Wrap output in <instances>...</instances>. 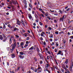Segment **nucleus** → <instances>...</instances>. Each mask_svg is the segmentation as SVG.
I'll return each mask as SVG.
<instances>
[{
  "label": "nucleus",
  "mask_w": 73,
  "mask_h": 73,
  "mask_svg": "<svg viewBox=\"0 0 73 73\" xmlns=\"http://www.w3.org/2000/svg\"><path fill=\"white\" fill-rule=\"evenodd\" d=\"M11 57L12 58H13L14 57H15V55L14 54H11Z\"/></svg>",
  "instance_id": "obj_11"
},
{
  "label": "nucleus",
  "mask_w": 73,
  "mask_h": 73,
  "mask_svg": "<svg viewBox=\"0 0 73 73\" xmlns=\"http://www.w3.org/2000/svg\"><path fill=\"white\" fill-rule=\"evenodd\" d=\"M19 53L21 54V55H23V54H24V53L22 52H20Z\"/></svg>",
  "instance_id": "obj_31"
},
{
  "label": "nucleus",
  "mask_w": 73,
  "mask_h": 73,
  "mask_svg": "<svg viewBox=\"0 0 73 73\" xmlns=\"http://www.w3.org/2000/svg\"><path fill=\"white\" fill-rule=\"evenodd\" d=\"M58 12H60V13H61V14H62V11H61V10L59 11Z\"/></svg>",
  "instance_id": "obj_34"
},
{
  "label": "nucleus",
  "mask_w": 73,
  "mask_h": 73,
  "mask_svg": "<svg viewBox=\"0 0 73 73\" xmlns=\"http://www.w3.org/2000/svg\"><path fill=\"white\" fill-rule=\"evenodd\" d=\"M70 38H71L72 39H73V36H70Z\"/></svg>",
  "instance_id": "obj_50"
},
{
  "label": "nucleus",
  "mask_w": 73,
  "mask_h": 73,
  "mask_svg": "<svg viewBox=\"0 0 73 73\" xmlns=\"http://www.w3.org/2000/svg\"><path fill=\"white\" fill-rule=\"evenodd\" d=\"M40 57L42 59H43L44 58V57H43V56L42 55H40Z\"/></svg>",
  "instance_id": "obj_29"
},
{
  "label": "nucleus",
  "mask_w": 73,
  "mask_h": 73,
  "mask_svg": "<svg viewBox=\"0 0 73 73\" xmlns=\"http://www.w3.org/2000/svg\"><path fill=\"white\" fill-rule=\"evenodd\" d=\"M13 39V37H11L9 38V43H10V44H11V43H12V40Z\"/></svg>",
  "instance_id": "obj_2"
},
{
  "label": "nucleus",
  "mask_w": 73,
  "mask_h": 73,
  "mask_svg": "<svg viewBox=\"0 0 73 73\" xmlns=\"http://www.w3.org/2000/svg\"><path fill=\"white\" fill-rule=\"evenodd\" d=\"M47 27H48V25H45V28H47Z\"/></svg>",
  "instance_id": "obj_57"
},
{
  "label": "nucleus",
  "mask_w": 73,
  "mask_h": 73,
  "mask_svg": "<svg viewBox=\"0 0 73 73\" xmlns=\"http://www.w3.org/2000/svg\"><path fill=\"white\" fill-rule=\"evenodd\" d=\"M47 17L48 18V19L49 20H50L51 19L50 17Z\"/></svg>",
  "instance_id": "obj_63"
},
{
  "label": "nucleus",
  "mask_w": 73,
  "mask_h": 73,
  "mask_svg": "<svg viewBox=\"0 0 73 73\" xmlns=\"http://www.w3.org/2000/svg\"><path fill=\"white\" fill-rule=\"evenodd\" d=\"M68 8V6H66V7H65V9H67V8Z\"/></svg>",
  "instance_id": "obj_60"
},
{
  "label": "nucleus",
  "mask_w": 73,
  "mask_h": 73,
  "mask_svg": "<svg viewBox=\"0 0 73 73\" xmlns=\"http://www.w3.org/2000/svg\"><path fill=\"white\" fill-rule=\"evenodd\" d=\"M14 49H13V48H12V49H11L10 50V52L11 53H12L13 52V50H14Z\"/></svg>",
  "instance_id": "obj_14"
},
{
  "label": "nucleus",
  "mask_w": 73,
  "mask_h": 73,
  "mask_svg": "<svg viewBox=\"0 0 73 73\" xmlns=\"http://www.w3.org/2000/svg\"><path fill=\"white\" fill-rule=\"evenodd\" d=\"M52 40H52V38H50V41H52Z\"/></svg>",
  "instance_id": "obj_59"
},
{
  "label": "nucleus",
  "mask_w": 73,
  "mask_h": 73,
  "mask_svg": "<svg viewBox=\"0 0 73 73\" xmlns=\"http://www.w3.org/2000/svg\"><path fill=\"white\" fill-rule=\"evenodd\" d=\"M28 16L30 19H31L32 18V15H31V14H28Z\"/></svg>",
  "instance_id": "obj_4"
},
{
  "label": "nucleus",
  "mask_w": 73,
  "mask_h": 73,
  "mask_svg": "<svg viewBox=\"0 0 73 73\" xmlns=\"http://www.w3.org/2000/svg\"><path fill=\"white\" fill-rule=\"evenodd\" d=\"M69 10H70V8H68L66 10V11H69Z\"/></svg>",
  "instance_id": "obj_39"
},
{
  "label": "nucleus",
  "mask_w": 73,
  "mask_h": 73,
  "mask_svg": "<svg viewBox=\"0 0 73 73\" xmlns=\"http://www.w3.org/2000/svg\"><path fill=\"white\" fill-rule=\"evenodd\" d=\"M22 32H23V33H25V30H22Z\"/></svg>",
  "instance_id": "obj_56"
},
{
  "label": "nucleus",
  "mask_w": 73,
  "mask_h": 73,
  "mask_svg": "<svg viewBox=\"0 0 73 73\" xmlns=\"http://www.w3.org/2000/svg\"><path fill=\"white\" fill-rule=\"evenodd\" d=\"M72 66H73V62L71 64V65H70V70H72Z\"/></svg>",
  "instance_id": "obj_3"
},
{
  "label": "nucleus",
  "mask_w": 73,
  "mask_h": 73,
  "mask_svg": "<svg viewBox=\"0 0 73 73\" xmlns=\"http://www.w3.org/2000/svg\"><path fill=\"white\" fill-rule=\"evenodd\" d=\"M48 54H50V51H48Z\"/></svg>",
  "instance_id": "obj_46"
},
{
  "label": "nucleus",
  "mask_w": 73,
  "mask_h": 73,
  "mask_svg": "<svg viewBox=\"0 0 73 73\" xmlns=\"http://www.w3.org/2000/svg\"><path fill=\"white\" fill-rule=\"evenodd\" d=\"M26 44H29V42H28V41H26Z\"/></svg>",
  "instance_id": "obj_38"
},
{
  "label": "nucleus",
  "mask_w": 73,
  "mask_h": 73,
  "mask_svg": "<svg viewBox=\"0 0 73 73\" xmlns=\"http://www.w3.org/2000/svg\"><path fill=\"white\" fill-rule=\"evenodd\" d=\"M38 69H41V67L40 66H38Z\"/></svg>",
  "instance_id": "obj_33"
},
{
  "label": "nucleus",
  "mask_w": 73,
  "mask_h": 73,
  "mask_svg": "<svg viewBox=\"0 0 73 73\" xmlns=\"http://www.w3.org/2000/svg\"><path fill=\"white\" fill-rule=\"evenodd\" d=\"M9 6H10V7H12V8H13V6L12 5H9Z\"/></svg>",
  "instance_id": "obj_45"
},
{
  "label": "nucleus",
  "mask_w": 73,
  "mask_h": 73,
  "mask_svg": "<svg viewBox=\"0 0 73 73\" xmlns=\"http://www.w3.org/2000/svg\"><path fill=\"white\" fill-rule=\"evenodd\" d=\"M19 56L20 58H23L22 57V56H21V55H19Z\"/></svg>",
  "instance_id": "obj_35"
},
{
  "label": "nucleus",
  "mask_w": 73,
  "mask_h": 73,
  "mask_svg": "<svg viewBox=\"0 0 73 73\" xmlns=\"http://www.w3.org/2000/svg\"><path fill=\"white\" fill-rule=\"evenodd\" d=\"M54 21L55 23H57V20H54Z\"/></svg>",
  "instance_id": "obj_55"
},
{
  "label": "nucleus",
  "mask_w": 73,
  "mask_h": 73,
  "mask_svg": "<svg viewBox=\"0 0 73 73\" xmlns=\"http://www.w3.org/2000/svg\"><path fill=\"white\" fill-rule=\"evenodd\" d=\"M49 66V64H46V65L45 66V68L46 69H48V67Z\"/></svg>",
  "instance_id": "obj_6"
},
{
  "label": "nucleus",
  "mask_w": 73,
  "mask_h": 73,
  "mask_svg": "<svg viewBox=\"0 0 73 73\" xmlns=\"http://www.w3.org/2000/svg\"><path fill=\"white\" fill-rule=\"evenodd\" d=\"M44 35H45V33H44V32H42V33H41L40 34L41 36L42 37V36H43V37H44Z\"/></svg>",
  "instance_id": "obj_7"
},
{
  "label": "nucleus",
  "mask_w": 73,
  "mask_h": 73,
  "mask_svg": "<svg viewBox=\"0 0 73 73\" xmlns=\"http://www.w3.org/2000/svg\"><path fill=\"white\" fill-rule=\"evenodd\" d=\"M28 46V44H26L25 46H24V47L25 48L26 47H27Z\"/></svg>",
  "instance_id": "obj_27"
},
{
  "label": "nucleus",
  "mask_w": 73,
  "mask_h": 73,
  "mask_svg": "<svg viewBox=\"0 0 73 73\" xmlns=\"http://www.w3.org/2000/svg\"><path fill=\"white\" fill-rule=\"evenodd\" d=\"M49 57L50 59H52L53 58V57L51 55H49Z\"/></svg>",
  "instance_id": "obj_26"
},
{
  "label": "nucleus",
  "mask_w": 73,
  "mask_h": 73,
  "mask_svg": "<svg viewBox=\"0 0 73 73\" xmlns=\"http://www.w3.org/2000/svg\"><path fill=\"white\" fill-rule=\"evenodd\" d=\"M40 72H41V69L38 70V73H40Z\"/></svg>",
  "instance_id": "obj_13"
},
{
  "label": "nucleus",
  "mask_w": 73,
  "mask_h": 73,
  "mask_svg": "<svg viewBox=\"0 0 73 73\" xmlns=\"http://www.w3.org/2000/svg\"><path fill=\"white\" fill-rule=\"evenodd\" d=\"M24 2L25 5H27V1H26V0H24Z\"/></svg>",
  "instance_id": "obj_23"
},
{
  "label": "nucleus",
  "mask_w": 73,
  "mask_h": 73,
  "mask_svg": "<svg viewBox=\"0 0 73 73\" xmlns=\"http://www.w3.org/2000/svg\"><path fill=\"white\" fill-rule=\"evenodd\" d=\"M29 6L31 8H32V5L31 4H29Z\"/></svg>",
  "instance_id": "obj_32"
},
{
  "label": "nucleus",
  "mask_w": 73,
  "mask_h": 73,
  "mask_svg": "<svg viewBox=\"0 0 73 73\" xmlns=\"http://www.w3.org/2000/svg\"><path fill=\"white\" fill-rule=\"evenodd\" d=\"M48 30H49L50 31H51V30H52V27H48Z\"/></svg>",
  "instance_id": "obj_24"
},
{
  "label": "nucleus",
  "mask_w": 73,
  "mask_h": 73,
  "mask_svg": "<svg viewBox=\"0 0 73 73\" xmlns=\"http://www.w3.org/2000/svg\"><path fill=\"white\" fill-rule=\"evenodd\" d=\"M39 24L40 25H42V23H41V22H40L39 23Z\"/></svg>",
  "instance_id": "obj_41"
},
{
  "label": "nucleus",
  "mask_w": 73,
  "mask_h": 73,
  "mask_svg": "<svg viewBox=\"0 0 73 73\" xmlns=\"http://www.w3.org/2000/svg\"><path fill=\"white\" fill-rule=\"evenodd\" d=\"M59 44L58 42H56V47L58 46Z\"/></svg>",
  "instance_id": "obj_20"
},
{
  "label": "nucleus",
  "mask_w": 73,
  "mask_h": 73,
  "mask_svg": "<svg viewBox=\"0 0 73 73\" xmlns=\"http://www.w3.org/2000/svg\"><path fill=\"white\" fill-rule=\"evenodd\" d=\"M21 23L22 24L24 25V26H25V24L24 23V21H23V20H21Z\"/></svg>",
  "instance_id": "obj_8"
},
{
  "label": "nucleus",
  "mask_w": 73,
  "mask_h": 73,
  "mask_svg": "<svg viewBox=\"0 0 73 73\" xmlns=\"http://www.w3.org/2000/svg\"><path fill=\"white\" fill-rule=\"evenodd\" d=\"M24 45V43L23 42H21V44H20L21 46H23Z\"/></svg>",
  "instance_id": "obj_17"
},
{
  "label": "nucleus",
  "mask_w": 73,
  "mask_h": 73,
  "mask_svg": "<svg viewBox=\"0 0 73 73\" xmlns=\"http://www.w3.org/2000/svg\"><path fill=\"white\" fill-rule=\"evenodd\" d=\"M43 43L44 45H46V43L45 42H43Z\"/></svg>",
  "instance_id": "obj_61"
},
{
  "label": "nucleus",
  "mask_w": 73,
  "mask_h": 73,
  "mask_svg": "<svg viewBox=\"0 0 73 73\" xmlns=\"http://www.w3.org/2000/svg\"><path fill=\"white\" fill-rule=\"evenodd\" d=\"M14 31H19V29L15 27L14 28Z\"/></svg>",
  "instance_id": "obj_10"
},
{
  "label": "nucleus",
  "mask_w": 73,
  "mask_h": 73,
  "mask_svg": "<svg viewBox=\"0 0 73 73\" xmlns=\"http://www.w3.org/2000/svg\"><path fill=\"white\" fill-rule=\"evenodd\" d=\"M65 63H66V64H68V60H66V61L65 62Z\"/></svg>",
  "instance_id": "obj_28"
},
{
  "label": "nucleus",
  "mask_w": 73,
  "mask_h": 73,
  "mask_svg": "<svg viewBox=\"0 0 73 73\" xmlns=\"http://www.w3.org/2000/svg\"><path fill=\"white\" fill-rule=\"evenodd\" d=\"M33 46H32L31 48H30L29 49V50H33Z\"/></svg>",
  "instance_id": "obj_19"
},
{
  "label": "nucleus",
  "mask_w": 73,
  "mask_h": 73,
  "mask_svg": "<svg viewBox=\"0 0 73 73\" xmlns=\"http://www.w3.org/2000/svg\"><path fill=\"white\" fill-rule=\"evenodd\" d=\"M31 69L33 70L34 71V68L33 67H31Z\"/></svg>",
  "instance_id": "obj_51"
},
{
  "label": "nucleus",
  "mask_w": 73,
  "mask_h": 73,
  "mask_svg": "<svg viewBox=\"0 0 73 73\" xmlns=\"http://www.w3.org/2000/svg\"><path fill=\"white\" fill-rule=\"evenodd\" d=\"M27 73H31V71H28L27 72Z\"/></svg>",
  "instance_id": "obj_64"
},
{
  "label": "nucleus",
  "mask_w": 73,
  "mask_h": 73,
  "mask_svg": "<svg viewBox=\"0 0 73 73\" xmlns=\"http://www.w3.org/2000/svg\"><path fill=\"white\" fill-rule=\"evenodd\" d=\"M35 17L36 19H38V17H37V16L36 15H35Z\"/></svg>",
  "instance_id": "obj_37"
},
{
  "label": "nucleus",
  "mask_w": 73,
  "mask_h": 73,
  "mask_svg": "<svg viewBox=\"0 0 73 73\" xmlns=\"http://www.w3.org/2000/svg\"><path fill=\"white\" fill-rule=\"evenodd\" d=\"M64 17H63L62 18H61L60 19V21H64Z\"/></svg>",
  "instance_id": "obj_15"
},
{
  "label": "nucleus",
  "mask_w": 73,
  "mask_h": 73,
  "mask_svg": "<svg viewBox=\"0 0 73 73\" xmlns=\"http://www.w3.org/2000/svg\"><path fill=\"white\" fill-rule=\"evenodd\" d=\"M63 43H64V44H65V43H66V41L64 40V41H63Z\"/></svg>",
  "instance_id": "obj_62"
},
{
  "label": "nucleus",
  "mask_w": 73,
  "mask_h": 73,
  "mask_svg": "<svg viewBox=\"0 0 73 73\" xmlns=\"http://www.w3.org/2000/svg\"><path fill=\"white\" fill-rule=\"evenodd\" d=\"M41 12L43 13V14H44V15L45 14V12H44V11H41Z\"/></svg>",
  "instance_id": "obj_47"
},
{
  "label": "nucleus",
  "mask_w": 73,
  "mask_h": 73,
  "mask_svg": "<svg viewBox=\"0 0 73 73\" xmlns=\"http://www.w3.org/2000/svg\"><path fill=\"white\" fill-rule=\"evenodd\" d=\"M48 69H44V72H46V71H48Z\"/></svg>",
  "instance_id": "obj_40"
},
{
  "label": "nucleus",
  "mask_w": 73,
  "mask_h": 73,
  "mask_svg": "<svg viewBox=\"0 0 73 73\" xmlns=\"http://www.w3.org/2000/svg\"><path fill=\"white\" fill-rule=\"evenodd\" d=\"M62 52L61 51V50H59L58 52V53L57 54V55H58V54H61V52Z\"/></svg>",
  "instance_id": "obj_12"
},
{
  "label": "nucleus",
  "mask_w": 73,
  "mask_h": 73,
  "mask_svg": "<svg viewBox=\"0 0 73 73\" xmlns=\"http://www.w3.org/2000/svg\"><path fill=\"white\" fill-rule=\"evenodd\" d=\"M1 5H4V3H1Z\"/></svg>",
  "instance_id": "obj_54"
},
{
  "label": "nucleus",
  "mask_w": 73,
  "mask_h": 73,
  "mask_svg": "<svg viewBox=\"0 0 73 73\" xmlns=\"http://www.w3.org/2000/svg\"><path fill=\"white\" fill-rule=\"evenodd\" d=\"M23 36H25V37H27V35L26 33H25L24 34H23Z\"/></svg>",
  "instance_id": "obj_25"
},
{
  "label": "nucleus",
  "mask_w": 73,
  "mask_h": 73,
  "mask_svg": "<svg viewBox=\"0 0 73 73\" xmlns=\"http://www.w3.org/2000/svg\"><path fill=\"white\" fill-rule=\"evenodd\" d=\"M49 57L48 56H47V60H49Z\"/></svg>",
  "instance_id": "obj_49"
},
{
  "label": "nucleus",
  "mask_w": 73,
  "mask_h": 73,
  "mask_svg": "<svg viewBox=\"0 0 73 73\" xmlns=\"http://www.w3.org/2000/svg\"><path fill=\"white\" fill-rule=\"evenodd\" d=\"M12 3L14 4H17V2L16 1H12Z\"/></svg>",
  "instance_id": "obj_5"
},
{
  "label": "nucleus",
  "mask_w": 73,
  "mask_h": 73,
  "mask_svg": "<svg viewBox=\"0 0 73 73\" xmlns=\"http://www.w3.org/2000/svg\"><path fill=\"white\" fill-rule=\"evenodd\" d=\"M3 28L4 29H5V25L4 24H3Z\"/></svg>",
  "instance_id": "obj_36"
},
{
  "label": "nucleus",
  "mask_w": 73,
  "mask_h": 73,
  "mask_svg": "<svg viewBox=\"0 0 73 73\" xmlns=\"http://www.w3.org/2000/svg\"><path fill=\"white\" fill-rule=\"evenodd\" d=\"M27 40H29V37H27Z\"/></svg>",
  "instance_id": "obj_43"
},
{
  "label": "nucleus",
  "mask_w": 73,
  "mask_h": 73,
  "mask_svg": "<svg viewBox=\"0 0 73 73\" xmlns=\"http://www.w3.org/2000/svg\"><path fill=\"white\" fill-rule=\"evenodd\" d=\"M20 21H17V24L18 25H20Z\"/></svg>",
  "instance_id": "obj_18"
},
{
  "label": "nucleus",
  "mask_w": 73,
  "mask_h": 73,
  "mask_svg": "<svg viewBox=\"0 0 73 73\" xmlns=\"http://www.w3.org/2000/svg\"><path fill=\"white\" fill-rule=\"evenodd\" d=\"M53 34H51L50 35H49V37H50V38H53Z\"/></svg>",
  "instance_id": "obj_9"
},
{
  "label": "nucleus",
  "mask_w": 73,
  "mask_h": 73,
  "mask_svg": "<svg viewBox=\"0 0 73 73\" xmlns=\"http://www.w3.org/2000/svg\"><path fill=\"white\" fill-rule=\"evenodd\" d=\"M41 15L42 16V17H44V15L43 14H41Z\"/></svg>",
  "instance_id": "obj_42"
},
{
  "label": "nucleus",
  "mask_w": 73,
  "mask_h": 73,
  "mask_svg": "<svg viewBox=\"0 0 73 73\" xmlns=\"http://www.w3.org/2000/svg\"><path fill=\"white\" fill-rule=\"evenodd\" d=\"M42 63V61H40V64H41Z\"/></svg>",
  "instance_id": "obj_53"
},
{
  "label": "nucleus",
  "mask_w": 73,
  "mask_h": 73,
  "mask_svg": "<svg viewBox=\"0 0 73 73\" xmlns=\"http://www.w3.org/2000/svg\"><path fill=\"white\" fill-rule=\"evenodd\" d=\"M59 32L58 31H56L55 32V33L56 35H58V34Z\"/></svg>",
  "instance_id": "obj_21"
},
{
  "label": "nucleus",
  "mask_w": 73,
  "mask_h": 73,
  "mask_svg": "<svg viewBox=\"0 0 73 73\" xmlns=\"http://www.w3.org/2000/svg\"><path fill=\"white\" fill-rule=\"evenodd\" d=\"M16 46V42H14L13 43V46L12 47L13 49H15V48Z\"/></svg>",
  "instance_id": "obj_1"
},
{
  "label": "nucleus",
  "mask_w": 73,
  "mask_h": 73,
  "mask_svg": "<svg viewBox=\"0 0 73 73\" xmlns=\"http://www.w3.org/2000/svg\"><path fill=\"white\" fill-rule=\"evenodd\" d=\"M63 33V32L62 31H61L59 33V34H61V33Z\"/></svg>",
  "instance_id": "obj_52"
},
{
  "label": "nucleus",
  "mask_w": 73,
  "mask_h": 73,
  "mask_svg": "<svg viewBox=\"0 0 73 73\" xmlns=\"http://www.w3.org/2000/svg\"><path fill=\"white\" fill-rule=\"evenodd\" d=\"M48 15H49V14L48 13H46L45 14L46 16H48Z\"/></svg>",
  "instance_id": "obj_30"
},
{
  "label": "nucleus",
  "mask_w": 73,
  "mask_h": 73,
  "mask_svg": "<svg viewBox=\"0 0 73 73\" xmlns=\"http://www.w3.org/2000/svg\"><path fill=\"white\" fill-rule=\"evenodd\" d=\"M20 67H19L17 68V70H19V69H20Z\"/></svg>",
  "instance_id": "obj_48"
},
{
  "label": "nucleus",
  "mask_w": 73,
  "mask_h": 73,
  "mask_svg": "<svg viewBox=\"0 0 73 73\" xmlns=\"http://www.w3.org/2000/svg\"><path fill=\"white\" fill-rule=\"evenodd\" d=\"M57 52V50L56 49H55V52Z\"/></svg>",
  "instance_id": "obj_58"
},
{
  "label": "nucleus",
  "mask_w": 73,
  "mask_h": 73,
  "mask_svg": "<svg viewBox=\"0 0 73 73\" xmlns=\"http://www.w3.org/2000/svg\"><path fill=\"white\" fill-rule=\"evenodd\" d=\"M0 39L1 40H3V36L1 35H0Z\"/></svg>",
  "instance_id": "obj_16"
},
{
  "label": "nucleus",
  "mask_w": 73,
  "mask_h": 73,
  "mask_svg": "<svg viewBox=\"0 0 73 73\" xmlns=\"http://www.w3.org/2000/svg\"><path fill=\"white\" fill-rule=\"evenodd\" d=\"M37 70H38V69H35L34 70V71L35 73H36V72H37Z\"/></svg>",
  "instance_id": "obj_22"
},
{
  "label": "nucleus",
  "mask_w": 73,
  "mask_h": 73,
  "mask_svg": "<svg viewBox=\"0 0 73 73\" xmlns=\"http://www.w3.org/2000/svg\"><path fill=\"white\" fill-rule=\"evenodd\" d=\"M63 17H64V18L65 19V18L66 17V15H64Z\"/></svg>",
  "instance_id": "obj_44"
}]
</instances>
